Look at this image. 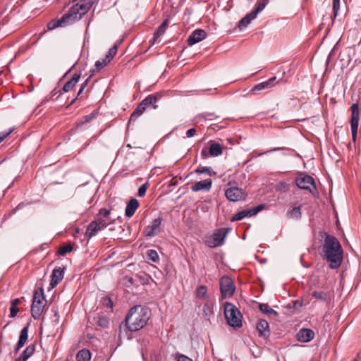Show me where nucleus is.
I'll use <instances>...</instances> for the list:
<instances>
[{
  "label": "nucleus",
  "mask_w": 361,
  "mask_h": 361,
  "mask_svg": "<svg viewBox=\"0 0 361 361\" xmlns=\"http://www.w3.org/2000/svg\"><path fill=\"white\" fill-rule=\"evenodd\" d=\"M90 1L81 0L73 4L60 19H53L48 24V30H51L59 27H66L80 20L90 9Z\"/></svg>",
  "instance_id": "1"
},
{
  "label": "nucleus",
  "mask_w": 361,
  "mask_h": 361,
  "mask_svg": "<svg viewBox=\"0 0 361 361\" xmlns=\"http://www.w3.org/2000/svg\"><path fill=\"white\" fill-rule=\"evenodd\" d=\"M325 236L322 245V258L330 263L331 269L339 267L343 261V249L338 240L334 235L324 233Z\"/></svg>",
  "instance_id": "2"
},
{
  "label": "nucleus",
  "mask_w": 361,
  "mask_h": 361,
  "mask_svg": "<svg viewBox=\"0 0 361 361\" xmlns=\"http://www.w3.org/2000/svg\"><path fill=\"white\" fill-rule=\"evenodd\" d=\"M150 318V311L141 305L133 307L126 317L125 322L128 329L137 331L142 329Z\"/></svg>",
  "instance_id": "3"
},
{
  "label": "nucleus",
  "mask_w": 361,
  "mask_h": 361,
  "mask_svg": "<svg viewBox=\"0 0 361 361\" xmlns=\"http://www.w3.org/2000/svg\"><path fill=\"white\" fill-rule=\"evenodd\" d=\"M47 300L42 288H37L33 295L31 314L35 319H39L44 311Z\"/></svg>",
  "instance_id": "4"
},
{
  "label": "nucleus",
  "mask_w": 361,
  "mask_h": 361,
  "mask_svg": "<svg viewBox=\"0 0 361 361\" xmlns=\"http://www.w3.org/2000/svg\"><path fill=\"white\" fill-rule=\"evenodd\" d=\"M224 314L228 324L233 328L242 326V315L238 309L232 303L226 302L224 305Z\"/></svg>",
  "instance_id": "5"
},
{
  "label": "nucleus",
  "mask_w": 361,
  "mask_h": 361,
  "mask_svg": "<svg viewBox=\"0 0 361 361\" xmlns=\"http://www.w3.org/2000/svg\"><path fill=\"white\" fill-rule=\"evenodd\" d=\"M229 231L230 228H221L215 231L212 235L204 238V244L211 248L221 246L224 243Z\"/></svg>",
  "instance_id": "6"
},
{
  "label": "nucleus",
  "mask_w": 361,
  "mask_h": 361,
  "mask_svg": "<svg viewBox=\"0 0 361 361\" xmlns=\"http://www.w3.org/2000/svg\"><path fill=\"white\" fill-rule=\"evenodd\" d=\"M108 224L103 218L95 217V219L91 221L85 231V236L90 239L96 235L100 231L107 227Z\"/></svg>",
  "instance_id": "7"
},
{
  "label": "nucleus",
  "mask_w": 361,
  "mask_h": 361,
  "mask_svg": "<svg viewBox=\"0 0 361 361\" xmlns=\"http://www.w3.org/2000/svg\"><path fill=\"white\" fill-rule=\"evenodd\" d=\"M235 290V286L231 278L224 276L220 279V291L223 299L231 297Z\"/></svg>",
  "instance_id": "8"
},
{
  "label": "nucleus",
  "mask_w": 361,
  "mask_h": 361,
  "mask_svg": "<svg viewBox=\"0 0 361 361\" xmlns=\"http://www.w3.org/2000/svg\"><path fill=\"white\" fill-rule=\"evenodd\" d=\"M295 184L302 190H309L311 193L316 190V185L313 178L305 173H300L295 178Z\"/></svg>",
  "instance_id": "9"
},
{
  "label": "nucleus",
  "mask_w": 361,
  "mask_h": 361,
  "mask_svg": "<svg viewBox=\"0 0 361 361\" xmlns=\"http://www.w3.org/2000/svg\"><path fill=\"white\" fill-rule=\"evenodd\" d=\"M351 109V119H350V128L352 133V139L355 141L357 133V128L360 120V110L357 103L353 104L350 107Z\"/></svg>",
  "instance_id": "10"
},
{
  "label": "nucleus",
  "mask_w": 361,
  "mask_h": 361,
  "mask_svg": "<svg viewBox=\"0 0 361 361\" xmlns=\"http://www.w3.org/2000/svg\"><path fill=\"white\" fill-rule=\"evenodd\" d=\"M208 144L209 145V148L204 147L201 152V157L202 159H207L209 156L218 157L223 152V148L220 144L215 142L213 140H210Z\"/></svg>",
  "instance_id": "11"
},
{
  "label": "nucleus",
  "mask_w": 361,
  "mask_h": 361,
  "mask_svg": "<svg viewBox=\"0 0 361 361\" xmlns=\"http://www.w3.org/2000/svg\"><path fill=\"white\" fill-rule=\"evenodd\" d=\"M225 196L231 202H238L245 199L246 192L241 188L231 186L225 190Z\"/></svg>",
  "instance_id": "12"
},
{
  "label": "nucleus",
  "mask_w": 361,
  "mask_h": 361,
  "mask_svg": "<svg viewBox=\"0 0 361 361\" xmlns=\"http://www.w3.org/2000/svg\"><path fill=\"white\" fill-rule=\"evenodd\" d=\"M263 208H264V205L259 204L252 209H245V210L240 211V212H238L237 214H235L232 217L231 221H240V220L244 219L245 217L253 216L256 215L259 212H260Z\"/></svg>",
  "instance_id": "13"
},
{
  "label": "nucleus",
  "mask_w": 361,
  "mask_h": 361,
  "mask_svg": "<svg viewBox=\"0 0 361 361\" xmlns=\"http://www.w3.org/2000/svg\"><path fill=\"white\" fill-rule=\"evenodd\" d=\"M263 208H264V205L259 204L252 209H245V210L240 211V212H238L237 214H235L232 217L231 221H240V220L244 219L245 217L253 216L256 215L259 212H260Z\"/></svg>",
  "instance_id": "14"
},
{
  "label": "nucleus",
  "mask_w": 361,
  "mask_h": 361,
  "mask_svg": "<svg viewBox=\"0 0 361 361\" xmlns=\"http://www.w3.org/2000/svg\"><path fill=\"white\" fill-rule=\"evenodd\" d=\"M263 208H264V205L259 204L252 209H245V210L240 211V212H238L237 214H235L232 217L231 221H240V220L244 219L245 217L253 216L256 215L259 212H260Z\"/></svg>",
  "instance_id": "15"
},
{
  "label": "nucleus",
  "mask_w": 361,
  "mask_h": 361,
  "mask_svg": "<svg viewBox=\"0 0 361 361\" xmlns=\"http://www.w3.org/2000/svg\"><path fill=\"white\" fill-rule=\"evenodd\" d=\"M162 218H157L154 219L152 223L145 227L144 233L147 237H154L159 234L161 231V224Z\"/></svg>",
  "instance_id": "16"
},
{
  "label": "nucleus",
  "mask_w": 361,
  "mask_h": 361,
  "mask_svg": "<svg viewBox=\"0 0 361 361\" xmlns=\"http://www.w3.org/2000/svg\"><path fill=\"white\" fill-rule=\"evenodd\" d=\"M206 36L207 33L204 30L197 29L193 31L188 37L187 39L188 44L190 46L195 44L203 40Z\"/></svg>",
  "instance_id": "17"
},
{
  "label": "nucleus",
  "mask_w": 361,
  "mask_h": 361,
  "mask_svg": "<svg viewBox=\"0 0 361 361\" xmlns=\"http://www.w3.org/2000/svg\"><path fill=\"white\" fill-rule=\"evenodd\" d=\"M314 333L310 329H301L296 334V338L298 341L307 343L313 339Z\"/></svg>",
  "instance_id": "18"
},
{
  "label": "nucleus",
  "mask_w": 361,
  "mask_h": 361,
  "mask_svg": "<svg viewBox=\"0 0 361 361\" xmlns=\"http://www.w3.org/2000/svg\"><path fill=\"white\" fill-rule=\"evenodd\" d=\"M64 276V269H61V267H56L52 271L51 274V280L50 282V286L51 288H54L57 286V284L62 281Z\"/></svg>",
  "instance_id": "19"
},
{
  "label": "nucleus",
  "mask_w": 361,
  "mask_h": 361,
  "mask_svg": "<svg viewBox=\"0 0 361 361\" xmlns=\"http://www.w3.org/2000/svg\"><path fill=\"white\" fill-rule=\"evenodd\" d=\"M212 185V180L210 178H207L203 180L197 181L191 186L192 192H197L200 190L209 191Z\"/></svg>",
  "instance_id": "20"
},
{
  "label": "nucleus",
  "mask_w": 361,
  "mask_h": 361,
  "mask_svg": "<svg viewBox=\"0 0 361 361\" xmlns=\"http://www.w3.org/2000/svg\"><path fill=\"white\" fill-rule=\"evenodd\" d=\"M276 77H272L267 81L262 82L252 89V92L261 91L273 87L276 84Z\"/></svg>",
  "instance_id": "21"
},
{
  "label": "nucleus",
  "mask_w": 361,
  "mask_h": 361,
  "mask_svg": "<svg viewBox=\"0 0 361 361\" xmlns=\"http://www.w3.org/2000/svg\"><path fill=\"white\" fill-rule=\"evenodd\" d=\"M163 92H157L147 96L142 100V102L145 103L147 107L152 106V108L155 109L157 108L156 103L163 97Z\"/></svg>",
  "instance_id": "22"
},
{
  "label": "nucleus",
  "mask_w": 361,
  "mask_h": 361,
  "mask_svg": "<svg viewBox=\"0 0 361 361\" xmlns=\"http://www.w3.org/2000/svg\"><path fill=\"white\" fill-rule=\"evenodd\" d=\"M29 324L24 326L20 332L19 340L15 348V352L18 353L20 349L25 344L28 337Z\"/></svg>",
  "instance_id": "23"
},
{
  "label": "nucleus",
  "mask_w": 361,
  "mask_h": 361,
  "mask_svg": "<svg viewBox=\"0 0 361 361\" xmlns=\"http://www.w3.org/2000/svg\"><path fill=\"white\" fill-rule=\"evenodd\" d=\"M140 204L137 199L132 198L126 207L125 214L128 217H131L134 215L136 209L138 208Z\"/></svg>",
  "instance_id": "24"
},
{
  "label": "nucleus",
  "mask_w": 361,
  "mask_h": 361,
  "mask_svg": "<svg viewBox=\"0 0 361 361\" xmlns=\"http://www.w3.org/2000/svg\"><path fill=\"white\" fill-rule=\"evenodd\" d=\"M257 329L260 336L267 338L269 336V327L268 322L264 319H261L257 324Z\"/></svg>",
  "instance_id": "25"
},
{
  "label": "nucleus",
  "mask_w": 361,
  "mask_h": 361,
  "mask_svg": "<svg viewBox=\"0 0 361 361\" xmlns=\"http://www.w3.org/2000/svg\"><path fill=\"white\" fill-rule=\"evenodd\" d=\"M168 25H169V19H165L162 22V23L159 26V27L155 31V32L154 33V37L152 39V44H154L157 42L159 41V37L165 33Z\"/></svg>",
  "instance_id": "26"
},
{
  "label": "nucleus",
  "mask_w": 361,
  "mask_h": 361,
  "mask_svg": "<svg viewBox=\"0 0 361 361\" xmlns=\"http://www.w3.org/2000/svg\"><path fill=\"white\" fill-rule=\"evenodd\" d=\"M35 346L33 344H30L22 352L20 356L16 360V361H27L35 353Z\"/></svg>",
  "instance_id": "27"
},
{
  "label": "nucleus",
  "mask_w": 361,
  "mask_h": 361,
  "mask_svg": "<svg viewBox=\"0 0 361 361\" xmlns=\"http://www.w3.org/2000/svg\"><path fill=\"white\" fill-rule=\"evenodd\" d=\"M80 78V74H75L63 87V92H68L72 90Z\"/></svg>",
  "instance_id": "28"
},
{
  "label": "nucleus",
  "mask_w": 361,
  "mask_h": 361,
  "mask_svg": "<svg viewBox=\"0 0 361 361\" xmlns=\"http://www.w3.org/2000/svg\"><path fill=\"white\" fill-rule=\"evenodd\" d=\"M146 109L147 106L145 103L142 101L131 114L129 122L135 121L140 116L144 113Z\"/></svg>",
  "instance_id": "29"
},
{
  "label": "nucleus",
  "mask_w": 361,
  "mask_h": 361,
  "mask_svg": "<svg viewBox=\"0 0 361 361\" xmlns=\"http://www.w3.org/2000/svg\"><path fill=\"white\" fill-rule=\"evenodd\" d=\"M312 296L319 300L326 302V303H329L331 300V295L328 292L313 291L312 293Z\"/></svg>",
  "instance_id": "30"
},
{
  "label": "nucleus",
  "mask_w": 361,
  "mask_h": 361,
  "mask_svg": "<svg viewBox=\"0 0 361 361\" xmlns=\"http://www.w3.org/2000/svg\"><path fill=\"white\" fill-rule=\"evenodd\" d=\"M91 359V353L89 350L83 348L76 354L77 361H90Z\"/></svg>",
  "instance_id": "31"
},
{
  "label": "nucleus",
  "mask_w": 361,
  "mask_h": 361,
  "mask_svg": "<svg viewBox=\"0 0 361 361\" xmlns=\"http://www.w3.org/2000/svg\"><path fill=\"white\" fill-rule=\"evenodd\" d=\"M269 0H257L255 8L252 12V16L257 17V14L264 10Z\"/></svg>",
  "instance_id": "32"
},
{
  "label": "nucleus",
  "mask_w": 361,
  "mask_h": 361,
  "mask_svg": "<svg viewBox=\"0 0 361 361\" xmlns=\"http://www.w3.org/2000/svg\"><path fill=\"white\" fill-rule=\"evenodd\" d=\"M256 18V16H252V12H250L249 14L246 15L244 18H243L238 24V27L240 30H242L247 27L248 24L250 23V22Z\"/></svg>",
  "instance_id": "33"
},
{
  "label": "nucleus",
  "mask_w": 361,
  "mask_h": 361,
  "mask_svg": "<svg viewBox=\"0 0 361 361\" xmlns=\"http://www.w3.org/2000/svg\"><path fill=\"white\" fill-rule=\"evenodd\" d=\"M259 309L262 312L267 314L269 316H271V315L277 316L278 315V312L276 311H275L274 310H273L272 308H271L267 304L260 303L259 305Z\"/></svg>",
  "instance_id": "34"
},
{
  "label": "nucleus",
  "mask_w": 361,
  "mask_h": 361,
  "mask_svg": "<svg viewBox=\"0 0 361 361\" xmlns=\"http://www.w3.org/2000/svg\"><path fill=\"white\" fill-rule=\"evenodd\" d=\"M287 215L290 218H293L295 219H300L302 216L301 208L300 207H295L292 209L289 210L287 212Z\"/></svg>",
  "instance_id": "35"
},
{
  "label": "nucleus",
  "mask_w": 361,
  "mask_h": 361,
  "mask_svg": "<svg viewBox=\"0 0 361 361\" xmlns=\"http://www.w3.org/2000/svg\"><path fill=\"white\" fill-rule=\"evenodd\" d=\"M195 173L201 174L206 173L209 176H215L216 173L212 171L210 168L207 166H200L195 170Z\"/></svg>",
  "instance_id": "36"
},
{
  "label": "nucleus",
  "mask_w": 361,
  "mask_h": 361,
  "mask_svg": "<svg viewBox=\"0 0 361 361\" xmlns=\"http://www.w3.org/2000/svg\"><path fill=\"white\" fill-rule=\"evenodd\" d=\"M73 250V246L71 244H66L65 245L61 246L58 250V254L59 255L63 256L66 254L71 252Z\"/></svg>",
  "instance_id": "37"
},
{
  "label": "nucleus",
  "mask_w": 361,
  "mask_h": 361,
  "mask_svg": "<svg viewBox=\"0 0 361 361\" xmlns=\"http://www.w3.org/2000/svg\"><path fill=\"white\" fill-rule=\"evenodd\" d=\"M118 44H115L111 49H109L107 54L105 56L107 61H111L112 59L116 56L118 51Z\"/></svg>",
  "instance_id": "38"
},
{
  "label": "nucleus",
  "mask_w": 361,
  "mask_h": 361,
  "mask_svg": "<svg viewBox=\"0 0 361 361\" xmlns=\"http://www.w3.org/2000/svg\"><path fill=\"white\" fill-rule=\"evenodd\" d=\"M207 292V287L205 286H200L196 290V296L198 298H204L206 297Z\"/></svg>",
  "instance_id": "39"
},
{
  "label": "nucleus",
  "mask_w": 361,
  "mask_h": 361,
  "mask_svg": "<svg viewBox=\"0 0 361 361\" xmlns=\"http://www.w3.org/2000/svg\"><path fill=\"white\" fill-rule=\"evenodd\" d=\"M95 116V114L94 112L91 113L89 115L85 116L82 119L77 123L78 126H82L87 123L90 122L92 118Z\"/></svg>",
  "instance_id": "40"
},
{
  "label": "nucleus",
  "mask_w": 361,
  "mask_h": 361,
  "mask_svg": "<svg viewBox=\"0 0 361 361\" xmlns=\"http://www.w3.org/2000/svg\"><path fill=\"white\" fill-rule=\"evenodd\" d=\"M109 215L110 210L105 208H102L99 209V213L97 214L96 217L103 218L106 221V219L109 218Z\"/></svg>",
  "instance_id": "41"
},
{
  "label": "nucleus",
  "mask_w": 361,
  "mask_h": 361,
  "mask_svg": "<svg viewBox=\"0 0 361 361\" xmlns=\"http://www.w3.org/2000/svg\"><path fill=\"white\" fill-rule=\"evenodd\" d=\"M148 259L154 262H157L159 260V255L154 250H149L147 251Z\"/></svg>",
  "instance_id": "42"
},
{
  "label": "nucleus",
  "mask_w": 361,
  "mask_h": 361,
  "mask_svg": "<svg viewBox=\"0 0 361 361\" xmlns=\"http://www.w3.org/2000/svg\"><path fill=\"white\" fill-rule=\"evenodd\" d=\"M109 63L110 61H107L106 57L102 61H97L94 65L95 70L99 71Z\"/></svg>",
  "instance_id": "43"
},
{
  "label": "nucleus",
  "mask_w": 361,
  "mask_h": 361,
  "mask_svg": "<svg viewBox=\"0 0 361 361\" xmlns=\"http://www.w3.org/2000/svg\"><path fill=\"white\" fill-rule=\"evenodd\" d=\"M97 324L102 328L105 329V328L108 327V326L109 324V322L108 318L104 316V317H99Z\"/></svg>",
  "instance_id": "44"
},
{
  "label": "nucleus",
  "mask_w": 361,
  "mask_h": 361,
  "mask_svg": "<svg viewBox=\"0 0 361 361\" xmlns=\"http://www.w3.org/2000/svg\"><path fill=\"white\" fill-rule=\"evenodd\" d=\"M102 303L107 308L111 309L113 307V301L109 296L103 297L102 299Z\"/></svg>",
  "instance_id": "45"
},
{
  "label": "nucleus",
  "mask_w": 361,
  "mask_h": 361,
  "mask_svg": "<svg viewBox=\"0 0 361 361\" xmlns=\"http://www.w3.org/2000/svg\"><path fill=\"white\" fill-rule=\"evenodd\" d=\"M277 190L281 192H286L289 190V185L286 182H280L277 185Z\"/></svg>",
  "instance_id": "46"
},
{
  "label": "nucleus",
  "mask_w": 361,
  "mask_h": 361,
  "mask_svg": "<svg viewBox=\"0 0 361 361\" xmlns=\"http://www.w3.org/2000/svg\"><path fill=\"white\" fill-rule=\"evenodd\" d=\"M148 188V183H145L140 186L137 192V195L139 197H143L145 196L146 193V190Z\"/></svg>",
  "instance_id": "47"
},
{
  "label": "nucleus",
  "mask_w": 361,
  "mask_h": 361,
  "mask_svg": "<svg viewBox=\"0 0 361 361\" xmlns=\"http://www.w3.org/2000/svg\"><path fill=\"white\" fill-rule=\"evenodd\" d=\"M332 7L334 11V17H336L338 14L339 8H340V0H333Z\"/></svg>",
  "instance_id": "48"
},
{
  "label": "nucleus",
  "mask_w": 361,
  "mask_h": 361,
  "mask_svg": "<svg viewBox=\"0 0 361 361\" xmlns=\"http://www.w3.org/2000/svg\"><path fill=\"white\" fill-rule=\"evenodd\" d=\"M175 361H193L191 358L189 357L177 353L175 357Z\"/></svg>",
  "instance_id": "49"
},
{
  "label": "nucleus",
  "mask_w": 361,
  "mask_h": 361,
  "mask_svg": "<svg viewBox=\"0 0 361 361\" xmlns=\"http://www.w3.org/2000/svg\"><path fill=\"white\" fill-rule=\"evenodd\" d=\"M13 131V128H10L8 131H4L0 133V143L6 139L10 134Z\"/></svg>",
  "instance_id": "50"
},
{
  "label": "nucleus",
  "mask_w": 361,
  "mask_h": 361,
  "mask_svg": "<svg viewBox=\"0 0 361 361\" xmlns=\"http://www.w3.org/2000/svg\"><path fill=\"white\" fill-rule=\"evenodd\" d=\"M19 311V308L17 306H11L10 307V316L11 317H15Z\"/></svg>",
  "instance_id": "51"
},
{
  "label": "nucleus",
  "mask_w": 361,
  "mask_h": 361,
  "mask_svg": "<svg viewBox=\"0 0 361 361\" xmlns=\"http://www.w3.org/2000/svg\"><path fill=\"white\" fill-rule=\"evenodd\" d=\"M196 134V129L192 128L187 130L186 136L188 137H192Z\"/></svg>",
  "instance_id": "52"
},
{
  "label": "nucleus",
  "mask_w": 361,
  "mask_h": 361,
  "mask_svg": "<svg viewBox=\"0 0 361 361\" xmlns=\"http://www.w3.org/2000/svg\"><path fill=\"white\" fill-rule=\"evenodd\" d=\"M20 302V300L18 298H16L11 301L12 306H17Z\"/></svg>",
  "instance_id": "53"
},
{
  "label": "nucleus",
  "mask_w": 361,
  "mask_h": 361,
  "mask_svg": "<svg viewBox=\"0 0 361 361\" xmlns=\"http://www.w3.org/2000/svg\"><path fill=\"white\" fill-rule=\"evenodd\" d=\"M90 78V77H89L87 79H86V80L83 82V84L82 85V86L80 87H82L85 90V88L86 87V86L87 85V84L89 82Z\"/></svg>",
  "instance_id": "54"
},
{
  "label": "nucleus",
  "mask_w": 361,
  "mask_h": 361,
  "mask_svg": "<svg viewBox=\"0 0 361 361\" xmlns=\"http://www.w3.org/2000/svg\"><path fill=\"white\" fill-rule=\"evenodd\" d=\"M354 361H361V351L357 355V357L355 358Z\"/></svg>",
  "instance_id": "55"
},
{
  "label": "nucleus",
  "mask_w": 361,
  "mask_h": 361,
  "mask_svg": "<svg viewBox=\"0 0 361 361\" xmlns=\"http://www.w3.org/2000/svg\"><path fill=\"white\" fill-rule=\"evenodd\" d=\"M78 99L77 97H75L74 99H71V101L70 102V103L67 105V107H69L70 106H71L72 104H73L75 102V101H76V99Z\"/></svg>",
  "instance_id": "56"
},
{
  "label": "nucleus",
  "mask_w": 361,
  "mask_h": 361,
  "mask_svg": "<svg viewBox=\"0 0 361 361\" xmlns=\"http://www.w3.org/2000/svg\"><path fill=\"white\" fill-rule=\"evenodd\" d=\"M83 90H84V89L80 87L79 91H78V94H77V96L75 97L78 98L81 94V93L83 92Z\"/></svg>",
  "instance_id": "57"
},
{
  "label": "nucleus",
  "mask_w": 361,
  "mask_h": 361,
  "mask_svg": "<svg viewBox=\"0 0 361 361\" xmlns=\"http://www.w3.org/2000/svg\"><path fill=\"white\" fill-rule=\"evenodd\" d=\"M128 281L130 283V284H133V279L132 277H129L128 279Z\"/></svg>",
  "instance_id": "58"
},
{
  "label": "nucleus",
  "mask_w": 361,
  "mask_h": 361,
  "mask_svg": "<svg viewBox=\"0 0 361 361\" xmlns=\"http://www.w3.org/2000/svg\"><path fill=\"white\" fill-rule=\"evenodd\" d=\"M211 115H212L211 114H205L202 116H203L204 118H207L208 116H209Z\"/></svg>",
  "instance_id": "59"
}]
</instances>
